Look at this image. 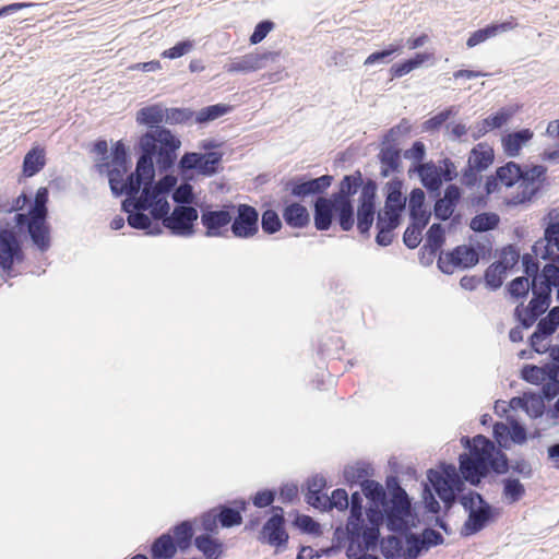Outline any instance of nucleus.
Listing matches in <instances>:
<instances>
[{
  "mask_svg": "<svg viewBox=\"0 0 559 559\" xmlns=\"http://www.w3.org/2000/svg\"><path fill=\"white\" fill-rule=\"evenodd\" d=\"M460 443L467 452L457 457L456 476L462 481L483 489L485 484H497L500 477L508 475L509 455L501 449H496L487 436H462Z\"/></svg>",
  "mask_w": 559,
  "mask_h": 559,
  "instance_id": "nucleus-1",
  "label": "nucleus"
},
{
  "mask_svg": "<svg viewBox=\"0 0 559 559\" xmlns=\"http://www.w3.org/2000/svg\"><path fill=\"white\" fill-rule=\"evenodd\" d=\"M181 141L169 130L158 129L145 132L139 141L141 154L135 166V175L144 183L155 178L154 159L160 171L170 169L177 160Z\"/></svg>",
  "mask_w": 559,
  "mask_h": 559,
  "instance_id": "nucleus-2",
  "label": "nucleus"
},
{
  "mask_svg": "<svg viewBox=\"0 0 559 559\" xmlns=\"http://www.w3.org/2000/svg\"><path fill=\"white\" fill-rule=\"evenodd\" d=\"M465 484L456 476V504H461L468 514L460 534L462 537H469L495 523L501 511L489 503L477 490L466 488Z\"/></svg>",
  "mask_w": 559,
  "mask_h": 559,
  "instance_id": "nucleus-3",
  "label": "nucleus"
},
{
  "mask_svg": "<svg viewBox=\"0 0 559 559\" xmlns=\"http://www.w3.org/2000/svg\"><path fill=\"white\" fill-rule=\"evenodd\" d=\"M495 162V150L487 142H479L471 150L467 164L461 170V185L467 189L479 187L481 173L486 171Z\"/></svg>",
  "mask_w": 559,
  "mask_h": 559,
  "instance_id": "nucleus-4",
  "label": "nucleus"
},
{
  "mask_svg": "<svg viewBox=\"0 0 559 559\" xmlns=\"http://www.w3.org/2000/svg\"><path fill=\"white\" fill-rule=\"evenodd\" d=\"M132 204L142 210L150 211L154 221H160L170 210L168 200L153 186V182L144 183L141 193L135 198H127L123 200L121 204L122 211H128L127 207H130Z\"/></svg>",
  "mask_w": 559,
  "mask_h": 559,
  "instance_id": "nucleus-5",
  "label": "nucleus"
},
{
  "mask_svg": "<svg viewBox=\"0 0 559 559\" xmlns=\"http://www.w3.org/2000/svg\"><path fill=\"white\" fill-rule=\"evenodd\" d=\"M47 217L24 213H17L14 217L17 227H26L33 245L40 252H46L51 245L50 227L47 223Z\"/></svg>",
  "mask_w": 559,
  "mask_h": 559,
  "instance_id": "nucleus-6",
  "label": "nucleus"
},
{
  "mask_svg": "<svg viewBox=\"0 0 559 559\" xmlns=\"http://www.w3.org/2000/svg\"><path fill=\"white\" fill-rule=\"evenodd\" d=\"M386 528L394 533L407 532L411 528L409 518L412 516L409 498L389 499L383 504Z\"/></svg>",
  "mask_w": 559,
  "mask_h": 559,
  "instance_id": "nucleus-7",
  "label": "nucleus"
},
{
  "mask_svg": "<svg viewBox=\"0 0 559 559\" xmlns=\"http://www.w3.org/2000/svg\"><path fill=\"white\" fill-rule=\"evenodd\" d=\"M198 217V211L193 206L177 205L170 214H166L160 221L171 235L188 237L193 234L194 222Z\"/></svg>",
  "mask_w": 559,
  "mask_h": 559,
  "instance_id": "nucleus-8",
  "label": "nucleus"
},
{
  "mask_svg": "<svg viewBox=\"0 0 559 559\" xmlns=\"http://www.w3.org/2000/svg\"><path fill=\"white\" fill-rule=\"evenodd\" d=\"M23 260L24 253L16 234L11 229L0 230V270L3 274L11 277L14 263Z\"/></svg>",
  "mask_w": 559,
  "mask_h": 559,
  "instance_id": "nucleus-9",
  "label": "nucleus"
},
{
  "mask_svg": "<svg viewBox=\"0 0 559 559\" xmlns=\"http://www.w3.org/2000/svg\"><path fill=\"white\" fill-rule=\"evenodd\" d=\"M236 215H233L230 231L235 238L250 239L259 233V212L249 204L235 206Z\"/></svg>",
  "mask_w": 559,
  "mask_h": 559,
  "instance_id": "nucleus-10",
  "label": "nucleus"
},
{
  "mask_svg": "<svg viewBox=\"0 0 559 559\" xmlns=\"http://www.w3.org/2000/svg\"><path fill=\"white\" fill-rule=\"evenodd\" d=\"M235 205L224 206L219 210H212L210 207L202 210L201 224L205 228L204 235L206 237H227L230 230L228 226L233 219V212Z\"/></svg>",
  "mask_w": 559,
  "mask_h": 559,
  "instance_id": "nucleus-11",
  "label": "nucleus"
},
{
  "mask_svg": "<svg viewBox=\"0 0 559 559\" xmlns=\"http://www.w3.org/2000/svg\"><path fill=\"white\" fill-rule=\"evenodd\" d=\"M333 176L322 175L318 178L299 176L287 181L285 189L298 199L324 193L332 185Z\"/></svg>",
  "mask_w": 559,
  "mask_h": 559,
  "instance_id": "nucleus-12",
  "label": "nucleus"
},
{
  "mask_svg": "<svg viewBox=\"0 0 559 559\" xmlns=\"http://www.w3.org/2000/svg\"><path fill=\"white\" fill-rule=\"evenodd\" d=\"M222 158L219 152L185 153L179 160V167L182 171L197 170L203 176H213L217 173Z\"/></svg>",
  "mask_w": 559,
  "mask_h": 559,
  "instance_id": "nucleus-13",
  "label": "nucleus"
},
{
  "mask_svg": "<svg viewBox=\"0 0 559 559\" xmlns=\"http://www.w3.org/2000/svg\"><path fill=\"white\" fill-rule=\"evenodd\" d=\"M280 53L275 51L250 52L241 57H237L225 66L229 73H249L266 68L270 63L278 60Z\"/></svg>",
  "mask_w": 559,
  "mask_h": 559,
  "instance_id": "nucleus-14",
  "label": "nucleus"
},
{
  "mask_svg": "<svg viewBox=\"0 0 559 559\" xmlns=\"http://www.w3.org/2000/svg\"><path fill=\"white\" fill-rule=\"evenodd\" d=\"M272 516L264 523L261 531V540L274 547L286 546L288 534L285 531V518L282 507H272Z\"/></svg>",
  "mask_w": 559,
  "mask_h": 559,
  "instance_id": "nucleus-15",
  "label": "nucleus"
},
{
  "mask_svg": "<svg viewBox=\"0 0 559 559\" xmlns=\"http://www.w3.org/2000/svg\"><path fill=\"white\" fill-rule=\"evenodd\" d=\"M427 478L438 497L451 507L454 503V465H447L443 473L429 469Z\"/></svg>",
  "mask_w": 559,
  "mask_h": 559,
  "instance_id": "nucleus-16",
  "label": "nucleus"
},
{
  "mask_svg": "<svg viewBox=\"0 0 559 559\" xmlns=\"http://www.w3.org/2000/svg\"><path fill=\"white\" fill-rule=\"evenodd\" d=\"M127 171L128 169H110L108 171L110 190L116 197L126 194L127 198H135L141 188L144 187V181L139 178L135 173L130 174L126 180H123V176Z\"/></svg>",
  "mask_w": 559,
  "mask_h": 559,
  "instance_id": "nucleus-17",
  "label": "nucleus"
},
{
  "mask_svg": "<svg viewBox=\"0 0 559 559\" xmlns=\"http://www.w3.org/2000/svg\"><path fill=\"white\" fill-rule=\"evenodd\" d=\"M554 248L559 252V216L544 227V237L534 242L532 251L542 260L549 261L555 255Z\"/></svg>",
  "mask_w": 559,
  "mask_h": 559,
  "instance_id": "nucleus-18",
  "label": "nucleus"
},
{
  "mask_svg": "<svg viewBox=\"0 0 559 559\" xmlns=\"http://www.w3.org/2000/svg\"><path fill=\"white\" fill-rule=\"evenodd\" d=\"M416 171L423 186L436 197L440 195V188L443 180H451L450 174H445L442 168L436 166L432 162L414 165L408 173Z\"/></svg>",
  "mask_w": 559,
  "mask_h": 559,
  "instance_id": "nucleus-19",
  "label": "nucleus"
},
{
  "mask_svg": "<svg viewBox=\"0 0 559 559\" xmlns=\"http://www.w3.org/2000/svg\"><path fill=\"white\" fill-rule=\"evenodd\" d=\"M395 134V129L392 128L385 136L383 146L381 147L378 158L381 163L380 175L383 178L389 177L392 173L400 171L401 167V151L390 144V139Z\"/></svg>",
  "mask_w": 559,
  "mask_h": 559,
  "instance_id": "nucleus-20",
  "label": "nucleus"
},
{
  "mask_svg": "<svg viewBox=\"0 0 559 559\" xmlns=\"http://www.w3.org/2000/svg\"><path fill=\"white\" fill-rule=\"evenodd\" d=\"M534 132L530 128L508 131L501 136L503 153L508 157H518L522 148L533 139Z\"/></svg>",
  "mask_w": 559,
  "mask_h": 559,
  "instance_id": "nucleus-21",
  "label": "nucleus"
},
{
  "mask_svg": "<svg viewBox=\"0 0 559 559\" xmlns=\"http://www.w3.org/2000/svg\"><path fill=\"white\" fill-rule=\"evenodd\" d=\"M335 206L333 198L318 197L313 204L314 227L320 230H329L335 218Z\"/></svg>",
  "mask_w": 559,
  "mask_h": 559,
  "instance_id": "nucleus-22",
  "label": "nucleus"
},
{
  "mask_svg": "<svg viewBox=\"0 0 559 559\" xmlns=\"http://www.w3.org/2000/svg\"><path fill=\"white\" fill-rule=\"evenodd\" d=\"M124 211L128 214L127 222L130 227L139 230H144L146 235L156 236L163 233V228L158 221L153 222L152 218L145 214L146 210L132 204Z\"/></svg>",
  "mask_w": 559,
  "mask_h": 559,
  "instance_id": "nucleus-23",
  "label": "nucleus"
},
{
  "mask_svg": "<svg viewBox=\"0 0 559 559\" xmlns=\"http://www.w3.org/2000/svg\"><path fill=\"white\" fill-rule=\"evenodd\" d=\"M522 104H509L480 120L485 131H493L508 124V122L522 109Z\"/></svg>",
  "mask_w": 559,
  "mask_h": 559,
  "instance_id": "nucleus-24",
  "label": "nucleus"
},
{
  "mask_svg": "<svg viewBox=\"0 0 559 559\" xmlns=\"http://www.w3.org/2000/svg\"><path fill=\"white\" fill-rule=\"evenodd\" d=\"M165 106L163 104H154L150 106H145L138 110L136 112V122L139 124L146 126L152 130L166 129L160 126V123H165Z\"/></svg>",
  "mask_w": 559,
  "mask_h": 559,
  "instance_id": "nucleus-25",
  "label": "nucleus"
},
{
  "mask_svg": "<svg viewBox=\"0 0 559 559\" xmlns=\"http://www.w3.org/2000/svg\"><path fill=\"white\" fill-rule=\"evenodd\" d=\"M362 185V174L356 170L345 175L338 185V190L332 193L333 201L353 202L352 197L357 193Z\"/></svg>",
  "mask_w": 559,
  "mask_h": 559,
  "instance_id": "nucleus-26",
  "label": "nucleus"
},
{
  "mask_svg": "<svg viewBox=\"0 0 559 559\" xmlns=\"http://www.w3.org/2000/svg\"><path fill=\"white\" fill-rule=\"evenodd\" d=\"M502 486L501 496L508 504H514L521 501L526 495V488L520 478L514 475H506L500 479Z\"/></svg>",
  "mask_w": 559,
  "mask_h": 559,
  "instance_id": "nucleus-27",
  "label": "nucleus"
},
{
  "mask_svg": "<svg viewBox=\"0 0 559 559\" xmlns=\"http://www.w3.org/2000/svg\"><path fill=\"white\" fill-rule=\"evenodd\" d=\"M403 180L393 178L386 182L384 209L402 213L406 206V198L403 197Z\"/></svg>",
  "mask_w": 559,
  "mask_h": 559,
  "instance_id": "nucleus-28",
  "label": "nucleus"
},
{
  "mask_svg": "<svg viewBox=\"0 0 559 559\" xmlns=\"http://www.w3.org/2000/svg\"><path fill=\"white\" fill-rule=\"evenodd\" d=\"M235 507L219 506L216 508L218 522L223 527H233L241 524V512L247 509V501L243 499L235 500Z\"/></svg>",
  "mask_w": 559,
  "mask_h": 559,
  "instance_id": "nucleus-29",
  "label": "nucleus"
},
{
  "mask_svg": "<svg viewBox=\"0 0 559 559\" xmlns=\"http://www.w3.org/2000/svg\"><path fill=\"white\" fill-rule=\"evenodd\" d=\"M283 218L289 227L298 229L307 227L310 223L307 207L298 202H293L283 209Z\"/></svg>",
  "mask_w": 559,
  "mask_h": 559,
  "instance_id": "nucleus-30",
  "label": "nucleus"
},
{
  "mask_svg": "<svg viewBox=\"0 0 559 559\" xmlns=\"http://www.w3.org/2000/svg\"><path fill=\"white\" fill-rule=\"evenodd\" d=\"M547 167L545 165H522L520 185L527 188L539 187L543 190L546 181Z\"/></svg>",
  "mask_w": 559,
  "mask_h": 559,
  "instance_id": "nucleus-31",
  "label": "nucleus"
},
{
  "mask_svg": "<svg viewBox=\"0 0 559 559\" xmlns=\"http://www.w3.org/2000/svg\"><path fill=\"white\" fill-rule=\"evenodd\" d=\"M500 216L495 212H481L472 217L469 228L476 235H489L488 231L499 227Z\"/></svg>",
  "mask_w": 559,
  "mask_h": 559,
  "instance_id": "nucleus-32",
  "label": "nucleus"
},
{
  "mask_svg": "<svg viewBox=\"0 0 559 559\" xmlns=\"http://www.w3.org/2000/svg\"><path fill=\"white\" fill-rule=\"evenodd\" d=\"M531 284L536 286H540L544 289L547 287L552 293V289L559 285V266L555 265L551 262H547L543 269L535 276H533V281Z\"/></svg>",
  "mask_w": 559,
  "mask_h": 559,
  "instance_id": "nucleus-33",
  "label": "nucleus"
},
{
  "mask_svg": "<svg viewBox=\"0 0 559 559\" xmlns=\"http://www.w3.org/2000/svg\"><path fill=\"white\" fill-rule=\"evenodd\" d=\"M177 546L169 533L162 534L151 546L153 559H171L177 552Z\"/></svg>",
  "mask_w": 559,
  "mask_h": 559,
  "instance_id": "nucleus-34",
  "label": "nucleus"
},
{
  "mask_svg": "<svg viewBox=\"0 0 559 559\" xmlns=\"http://www.w3.org/2000/svg\"><path fill=\"white\" fill-rule=\"evenodd\" d=\"M522 164L509 160L496 168L495 173L499 182L506 188H512L521 180Z\"/></svg>",
  "mask_w": 559,
  "mask_h": 559,
  "instance_id": "nucleus-35",
  "label": "nucleus"
},
{
  "mask_svg": "<svg viewBox=\"0 0 559 559\" xmlns=\"http://www.w3.org/2000/svg\"><path fill=\"white\" fill-rule=\"evenodd\" d=\"M495 262L500 263V267H504L506 272L513 271L520 261V247L516 243H508L496 250Z\"/></svg>",
  "mask_w": 559,
  "mask_h": 559,
  "instance_id": "nucleus-36",
  "label": "nucleus"
},
{
  "mask_svg": "<svg viewBox=\"0 0 559 559\" xmlns=\"http://www.w3.org/2000/svg\"><path fill=\"white\" fill-rule=\"evenodd\" d=\"M531 290L533 296L527 306L542 317L552 301V293H550L548 287L544 289L543 287L534 284H531Z\"/></svg>",
  "mask_w": 559,
  "mask_h": 559,
  "instance_id": "nucleus-37",
  "label": "nucleus"
},
{
  "mask_svg": "<svg viewBox=\"0 0 559 559\" xmlns=\"http://www.w3.org/2000/svg\"><path fill=\"white\" fill-rule=\"evenodd\" d=\"M194 545L206 559H219L223 555V543L213 538L209 534L197 536Z\"/></svg>",
  "mask_w": 559,
  "mask_h": 559,
  "instance_id": "nucleus-38",
  "label": "nucleus"
},
{
  "mask_svg": "<svg viewBox=\"0 0 559 559\" xmlns=\"http://www.w3.org/2000/svg\"><path fill=\"white\" fill-rule=\"evenodd\" d=\"M507 275L506 269L500 267V263L492 262L485 270L481 280L488 290L496 292L503 285Z\"/></svg>",
  "mask_w": 559,
  "mask_h": 559,
  "instance_id": "nucleus-39",
  "label": "nucleus"
},
{
  "mask_svg": "<svg viewBox=\"0 0 559 559\" xmlns=\"http://www.w3.org/2000/svg\"><path fill=\"white\" fill-rule=\"evenodd\" d=\"M444 229L442 228L441 224H432L426 236V243L424 245V254L429 249V259H435L439 249L444 243Z\"/></svg>",
  "mask_w": 559,
  "mask_h": 559,
  "instance_id": "nucleus-40",
  "label": "nucleus"
},
{
  "mask_svg": "<svg viewBox=\"0 0 559 559\" xmlns=\"http://www.w3.org/2000/svg\"><path fill=\"white\" fill-rule=\"evenodd\" d=\"M555 332L556 330L550 325L549 321L540 319L537 322L534 332L527 338L528 346L533 352L542 354L543 352L540 350L539 345Z\"/></svg>",
  "mask_w": 559,
  "mask_h": 559,
  "instance_id": "nucleus-41",
  "label": "nucleus"
},
{
  "mask_svg": "<svg viewBox=\"0 0 559 559\" xmlns=\"http://www.w3.org/2000/svg\"><path fill=\"white\" fill-rule=\"evenodd\" d=\"M335 218L344 231H349L355 224V211L353 202L334 201Z\"/></svg>",
  "mask_w": 559,
  "mask_h": 559,
  "instance_id": "nucleus-42",
  "label": "nucleus"
},
{
  "mask_svg": "<svg viewBox=\"0 0 559 559\" xmlns=\"http://www.w3.org/2000/svg\"><path fill=\"white\" fill-rule=\"evenodd\" d=\"M406 549L403 554L404 559H418L424 552L428 551L421 536L418 533L403 532Z\"/></svg>",
  "mask_w": 559,
  "mask_h": 559,
  "instance_id": "nucleus-43",
  "label": "nucleus"
},
{
  "mask_svg": "<svg viewBox=\"0 0 559 559\" xmlns=\"http://www.w3.org/2000/svg\"><path fill=\"white\" fill-rule=\"evenodd\" d=\"M45 166L44 150L34 147L24 157L23 173L27 177H32L39 173Z\"/></svg>",
  "mask_w": 559,
  "mask_h": 559,
  "instance_id": "nucleus-44",
  "label": "nucleus"
},
{
  "mask_svg": "<svg viewBox=\"0 0 559 559\" xmlns=\"http://www.w3.org/2000/svg\"><path fill=\"white\" fill-rule=\"evenodd\" d=\"M433 213L437 218L442 221L454 213V183H450L445 188L444 199L436 202Z\"/></svg>",
  "mask_w": 559,
  "mask_h": 559,
  "instance_id": "nucleus-45",
  "label": "nucleus"
},
{
  "mask_svg": "<svg viewBox=\"0 0 559 559\" xmlns=\"http://www.w3.org/2000/svg\"><path fill=\"white\" fill-rule=\"evenodd\" d=\"M469 246L474 249L480 260L489 261L492 258V235H475L469 237Z\"/></svg>",
  "mask_w": 559,
  "mask_h": 559,
  "instance_id": "nucleus-46",
  "label": "nucleus"
},
{
  "mask_svg": "<svg viewBox=\"0 0 559 559\" xmlns=\"http://www.w3.org/2000/svg\"><path fill=\"white\" fill-rule=\"evenodd\" d=\"M480 258L476 254L474 249L468 245H459L455 249V263L456 269L468 270L474 267Z\"/></svg>",
  "mask_w": 559,
  "mask_h": 559,
  "instance_id": "nucleus-47",
  "label": "nucleus"
},
{
  "mask_svg": "<svg viewBox=\"0 0 559 559\" xmlns=\"http://www.w3.org/2000/svg\"><path fill=\"white\" fill-rule=\"evenodd\" d=\"M511 426L509 427L503 421H495L492 424V440L491 443L496 449L507 452L510 450Z\"/></svg>",
  "mask_w": 559,
  "mask_h": 559,
  "instance_id": "nucleus-48",
  "label": "nucleus"
},
{
  "mask_svg": "<svg viewBox=\"0 0 559 559\" xmlns=\"http://www.w3.org/2000/svg\"><path fill=\"white\" fill-rule=\"evenodd\" d=\"M231 109H233V107L230 105H226V104H215V105L206 106V107L200 109L195 114V122L202 124V123L213 121V120L230 112Z\"/></svg>",
  "mask_w": 559,
  "mask_h": 559,
  "instance_id": "nucleus-49",
  "label": "nucleus"
},
{
  "mask_svg": "<svg viewBox=\"0 0 559 559\" xmlns=\"http://www.w3.org/2000/svg\"><path fill=\"white\" fill-rule=\"evenodd\" d=\"M531 283L526 276H518L506 285V293L514 301L523 300L528 296Z\"/></svg>",
  "mask_w": 559,
  "mask_h": 559,
  "instance_id": "nucleus-50",
  "label": "nucleus"
},
{
  "mask_svg": "<svg viewBox=\"0 0 559 559\" xmlns=\"http://www.w3.org/2000/svg\"><path fill=\"white\" fill-rule=\"evenodd\" d=\"M360 486L365 497L374 503L376 507L382 506L388 500L385 489L380 483L376 480H364Z\"/></svg>",
  "mask_w": 559,
  "mask_h": 559,
  "instance_id": "nucleus-51",
  "label": "nucleus"
},
{
  "mask_svg": "<svg viewBox=\"0 0 559 559\" xmlns=\"http://www.w3.org/2000/svg\"><path fill=\"white\" fill-rule=\"evenodd\" d=\"M174 540L180 550H186L190 547L193 537L192 524L189 521H182L174 526Z\"/></svg>",
  "mask_w": 559,
  "mask_h": 559,
  "instance_id": "nucleus-52",
  "label": "nucleus"
},
{
  "mask_svg": "<svg viewBox=\"0 0 559 559\" xmlns=\"http://www.w3.org/2000/svg\"><path fill=\"white\" fill-rule=\"evenodd\" d=\"M428 58L429 55L427 53H416L414 58L393 64L390 69L391 74L393 78H402L414 69L418 68L426 60H428Z\"/></svg>",
  "mask_w": 559,
  "mask_h": 559,
  "instance_id": "nucleus-53",
  "label": "nucleus"
},
{
  "mask_svg": "<svg viewBox=\"0 0 559 559\" xmlns=\"http://www.w3.org/2000/svg\"><path fill=\"white\" fill-rule=\"evenodd\" d=\"M524 412L532 418H542L546 412L545 401L537 394V392L528 390L526 393V402Z\"/></svg>",
  "mask_w": 559,
  "mask_h": 559,
  "instance_id": "nucleus-54",
  "label": "nucleus"
},
{
  "mask_svg": "<svg viewBox=\"0 0 559 559\" xmlns=\"http://www.w3.org/2000/svg\"><path fill=\"white\" fill-rule=\"evenodd\" d=\"M404 551V542L399 536L389 535L381 542V552L385 559H395Z\"/></svg>",
  "mask_w": 559,
  "mask_h": 559,
  "instance_id": "nucleus-55",
  "label": "nucleus"
},
{
  "mask_svg": "<svg viewBox=\"0 0 559 559\" xmlns=\"http://www.w3.org/2000/svg\"><path fill=\"white\" fill-rule=\"evenodd\" d=\"M376 206L358 204L357 206V228L361 235H369L373 224Z\"/></svg>",
  "mask_w": 559,
  "mask_h": 559,
  "instance_id": "nucleus-56",
  "label": "nucleus"
},
{
  "mask_svg": "<svg viewBox=\"0 0 559 559\" xmlns=\"http://www.w3.org/2000/svg\"><path fill=\"white\" fill-rule=\"evenodd\" d=\"M380 530L378 526H366L359 533V542L357 546V550H373L379 542Z\"/></svg>",
  "mask_w": 559,
  "mask_h": 559,
  "instance_id": "nucleus-57",
  "label": "nucleus"
},
{
  "mask_svg": "<svg viewBox=\"0 0 559 559\" xmlns=\"http://www.w3.org/2000/svg\"><path fill=\"white\" fill-rule=\"evenodd\" d=\"M520 187L522 188L520 192L513 194L511 198L504 199L506 205L515 207L519 205L528 204L538 193H540L539 187L527 188L521 185Z\"/></svg>",
  "mask_w": 559,
  "mask_h": 559,
  "instance_id": "nucleus-58",
  "label": "nucleus"
},
{
  "mask_svg": "<svg viewBox=\"0 0 559 559\" xmlns=\"http://www.w3.org/2000/svg\"><path fill=\"white\" fill-rule=\"evenodd\" d=\"M401 49H402L401 44H390L386 48L370 53L366 58L364 64L365 66H373L377 63H388V62H390L392 56L396 52H400Z\"/></svg>",
  "mask_w": 559,
  "mask_h": 559,
  "instance_id": "nucleus-59",
  "label": "nucleus"
},
{
  "mask_svg": "<svg viewBox=\"0 0 559 559\" xmlns=\"http://www.w3.org/2000/svg\"><path fill=\"white\" fill-rule=\"evenodd\" d=\"M544 369L534 364H524L520 369V378L530 384L540 385L545 381Z\"/></svg>",
  "mask_w": 559,
  "mask_h": 559,
  "instance_id": "nucleus-60",
  "label": "nucleus"
},
{
  "mask_svg": "<svg viewBox=\"0 0 559 559\" xmlns=\"http://www.w3.org/2000/svg\"><path fill=\"white\" fill-rule=\"evenodd\" d=\"M371 475V467L369 464L358 463L355 466H347L344 469V477L347 483H362L368 480L367 477Z\"/></svg>",
  "mask_w": 559,
  "mask_h": 559,
  "instance_id": "nucleus-61",
  "label": "nucleus"
},
{
  "mask_svg": "<svg viewBox=\"0 0 559 559\" xmlns=\"http://www.w3.org/2000/svg\"><path fill=\"white\" fill-rule=\"evenodd\" d=\"M513 316L518 324L524 330L532 328L539 318L538 313L530 309L528 306L524 307L523 304L515 307Z\"/></svg>",
  "mask_w": 559,
  "mask_h": 559,
  "instance_id": "nucleus-62",
  "label": "nucleus"
},
{
  "mask_svg": "<svg viewBox=\"0 0 559 559\" xmlns=\"http://www.w3.org/2000/svg\"><path fill=\"white\" fill-rule=\"evenodd\" d=\"M194 112L188 108H167L165 107L166 124H182L192 119Z\"/></svg>",
  "mask_w": 559,
  "mask_h": 559,
  "instance_id": "nucleus-63",
  "label": "nucleus"
},
{
  "mask_svg": "<svg viewBox=\"0 0 559 559\" xmlns=\"http://www.w3.org/2000/svg\"><path fill=\"white\" fill-rule=\"evenodd\" d=\"M551 365L545 366L544 378L545 381L559 384V346H554L550 349Z\"/></svg>",
  "mask_w": 559,
  "mask_h": 559,
  "instance_id": "nucleus-64",
  "label": "nucleus"
}]
</instances>
